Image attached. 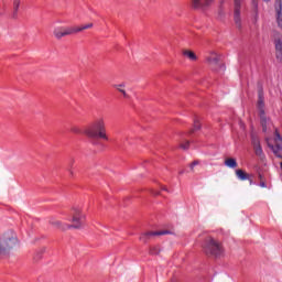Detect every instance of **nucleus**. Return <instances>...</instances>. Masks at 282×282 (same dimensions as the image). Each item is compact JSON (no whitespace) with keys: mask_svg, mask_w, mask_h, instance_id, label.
I'll list each match as a JSON object with an SVG mask.
<instances>
[{"mask_svg":"<svg viewBox=\"0 0 282 282\" xmlns=\"http://www.w3.org/2000/svg\"><path fill=\"white\" fill-rule=\"evenodd\" d=\"M236 177H238V180H240L241 182H246V180H250V177H252L251 174L246 173V171L243 170H236Z\"/></svg>","mask_w":282,"mask_h":282,"instance_id":"14","label":"nucleus"},{"mask_svg":"<svg viewBox=\"0 0 282 282\" xmlns=\"http://www.w3.org/2000/svg\"><path fill=\"white\" fill-rule=\"evenodd\" d=\"M17 243H19L17 234L14 231H7L0 240V254H8L12 248L17 247Z\"/></svg>","mask_w":282,"mask_h":282,"instance_id":"5","label":"nucleus"},{"mask_svg":"<svg viewBox=\"0 0 282 282\" xmlns=\"http://www.w3.org/2000/svg\"><path fill=\"white\" fill-rule=\"evenodd\" d=\"M84 134L87 138H91L94 140H105V142H109V135L107 134V122L105 121V117H99L95 119L85 130Z\"/></svg>","mask_w":282,"mask_h":282,"instance_id":"1","label":"nucleus"},{"mask_svg":"<svg viewBox=\"0 0 282 282\" xmlns=\"http://www.w3.org/2000/svg\"><path fill=\"white\" fill-rule=\"evenodd\" d=\"M281 150H282V143H275V145L272 147V151L273 153H275L278 158H281V155H279V153H281Z\"/></svg>","mask_w":282,"mask_h":282,"instance_id":"19","label":"nucleus"},{"mask_svg":"<svg viewBox=\"0 0 282 282\" xmlns=\"http://www.w3.org/2000/svg\"><path fill=\"white\" fill-rule=\"evenodd\" d=\"M191 147V142L186 141L185 143L181 144V149H183L184 151H188V148Z\"/></svg>","mask_w":282,"mask_h":282,"instance_id":"24","label":"nucleus"},{"mask_svg":"<svg viewBox=\"0 0 282 282\" xmlns=\"http://www.w3.org/2000/svg\"><path fill=\"white\" fill-rule=\"evenodd\" d=\"M207 65H209V67L212 69H214L215 72H217V69H221V67H224V65L220 63L221 61V55L217 54L215 51H212L208 56H206L205 58Z\"/></svg>","mask_w":282,"mask_h":282,"instance_id":"7","label":"nucleus"},{"mask_svg":"<svg viewBox=\"0 0 282 282\" xmlns=\"http://www.w3.org/2000/svg\"><path fill=\"white\" fill-rule=\"evenodd\" d=\"M274 45H275V58L278 63H282V40L281 39L274 40Z\"/></svg>","mask_w":282,"mask_h":282,"instance_id":"13","label":"nucleus"},{"mask_svg":"<svg viewBox=\"0 0 282 282\" xmlns=\"http://www.w3.org/2000/svg\"><path fill=\"white\" fill-rule=\"evenodd\" d=\"M234 21L237 28L241 29V6H243V0H234Z\"/></svg>","mask_w":282,"mask_h":282,"instance_id":"9","label":"nucleus"},{"mask_svg":"<svg viewBox=\"0 0 282 282\" xmlns=\"http://www.w3.org/2000/svg\"><path fill=\"white\" fill-rule=\"evenodd\" d=\"M70 133L80 134V133H83V130H80V129L78 128V126H72V127H70Z\"/></svg>","mask_w":282,"mask_h":282,"instance_id":"21","label":"nucleus"},{"mask_svg":"<svg viewBox=\"0 0 282 282\" xmlns=\"http://www.w3.org/2000/svg\"><path fill=\"white\" fill-rule=\"evenodd\" d=\"M199 164V161H194L189 164V169L191 171H194L195 166H197Z\"/></svg>","mask_w":282,"mask_h":282,"instance_id":"26","label":"nucleus"},{"mask_svg":"<svg viewBox=\"0 0 282 282\" xmlns=\"http://www.w3.org/2000/svg\"><path fill=\"white\" fill-rule=\"evenodd\" d=\"M251 144L253 147L256 155H258V158H261L263 155V148H261V141L259 140V137L252 134Z\"/></svg>","mask_w":282,"mask_h":282,"instance_id":"10","label":"nucleus"},{"mask_svg":"<svg viewBox=\"0 0 282 282\" xmlns=\"http://www.w3.org/2000/svg\"><path fill=\"white\" fill-rule=\"evenodd\" d=\"M72 225H63L61 220L52 221V226L59 230H69V228L80 229L85 224V214L79 208H73L72 210Z\"/></svg>","mask_w":282,"mask_h":282,"instance_id":"2","label":"nucleus"},{"mask_svg":"<svg viewBox=\"0 0 282 282\" xmlns=\"http://www.w3.org/2000/svg\"><path fill=\"white\" fill-rule=\"evenodd\" d=\"M202 129V124L199 123L198 119L194 120V131H199Z\"/></svg>","mask_w":282,"mask_h":282,"instance_id":"22","label":"nucleus"},{"mask_svg":"<svg viewBox=\"0 0 282 282\" xmlns=\"http://www.w3.org/2000/svg\"><path fill=\"white\" fill-rule=\"evenodd\" d=\"M213 3V0H192L194 10H206Z\"/></svg>","mask_w":282,"mask_h":282,"instance_id":"11","label":"nucleus"},{"mask_svg":"<svg viewBox=\"0 0 282 282\" xmlns=\"http://www.w3.org/2000/svg\"><path fill=\"white\" fill-rule=\"evenodd\" d=\"M19 8H21V0H13V11L11 19H19Z\"/></svg>","mask_w":282,"mask_h":282,"instance_id":"15","label":"nucleus"},{"mask_svg":"<svg viewBox=\"0 0 282 282\" xmlns=\"http://www.w3.org/2000/svg\"><path fill=\"white\" fill-rule=\"evenodd\" d=\"M113 87H115V89L120 91V94H122L123 98H129L127 90L122 89V87H124V84H118V85H115Z\"/></svg>","mask_w":282,"mask_h":282,"instance_id":"18","label":"nucleus"},{"mask_svg":"<svg viewBox=\"0 0 282 282\" xmlns=\"http://www.w3.org/2000/svg\"><path fill=\"white\" fill-rule=\"evenodd\" d=\"M163 191H166V187H163Z\"/></svg>","mask_w":282,"mask_h":282,"instance_id":"31","label":"nucleus"},{"mask_svg":"<svg viewBox=\"0 0 282 282\" xmlns=\"http://www.w3.org/2000/svg\"><path fill=\"white\" fill-rule=\"evenodd\" d=\"M183 56H186L189 61H197V55L193 51H184Z\"/></svg>","mask_w":282,"mask_h":282,"instance_id":"17","label":"nucleus"},{"mask_svg":"<svg viewBox=\"0 0 282 282\" xmlns=\"http://www.w3.org/2000/svg\"><path fill=\"white\" fill-rule=\"evenodd\" d=\"M252 6H253V8H256V10H257V8H259V3L257 2V0H252Z\"/></svg>","mask_w":282,"mask_h":282,"instance_id":"27","label":"nucleus"},{"mask_svg":"<svg viewBox=\"0 0 282 282\" xmlns=\"http://www.w3.org/2000/svg\"><path fill=\"white\" fill-rule=\"evenodd\" d=\"M43 252H44V250L42 249L35 253V256H34L35 261H39V259H41V257H43Z\"/></svg>","mask_w":282,"mask_h":282,"instance_id":"25","label":"nucleus"},{"mask_svg":"<svg viewBox=\"0 0 282 282\" xmlns=\"http://www.w3.org/2000/svg\"><path fill=\"white\" fill-rule=\"evenodd\" d=\"M250 186H252V184H254V182L252 181V176H250V180H248Z\"/></svg>","mask_w":282,"mask_h":282,"instance_id":"28","label":"nucleus"},{"mask_svg":"<svg viewBox=\"0 0 282 282\" xmlns=\"http://www.w3.org/2000/svg\"><path fill=\"white\" fill-rule=\"evenodd\" d=\"M161 252V249L159 246L150 247L149 253L150 254H159Z\"/></svg>","mask_w":282,"mask_h":282,"instance_id":"20","label":"nucleus"},{"mask_svg":"<svg viewBox=\"0 0 282 282\" xmlns=\"http://www.w3.org/2000/svg\"><path fill=\"white\" fill-rule=\"evenodd\" d=\"M275 143L282 144V138L281 134L279 133V130H275Z\"/></svg>","mask_w":282,"mask_h":282,"instance_id":"23","label":"nucleus"},{"mask_svg":"<svg viewBox=\"0 0 282 282\" xmlns=\"http://www.w3.org/2000/svg\"><path fill=\"white\" fill-rule=\"evenodd\" d=\"M261 188H265V182L260 183Z\"/></svg>","mask_w":282,"mask_h":282,"instance_id":"29","label":"nucleus"},{"mask_svg":"<svg viewBox=\"0 0 282 282\" xmlns=\"http://www.w3.org/2000/svg\"><path fill=\"white\" fill-rule=\"evenodd\" d=\"M202 248L207 257H221V254H224V246L221 242L210 236L204 239Z\"/></svg>","mask_w":282,"mask_h":282,"instance_id":"4","label":"nucleus"},{"mask_svg":"<svg viewBox=\"0 0 282 282\" xmlns=\"http://www.w3.org/2000/svg\"><path fill=\"white\" fill-rule=\"evenodd\" d=\"M263 1H265L267 3L270 2V0H263Z\"/></svg>","mask_w":282,"mask_h":282,"instance_id":"30","label":"nucleus"},{"mask_svg":"<svg viewBox=\"0 0 282 282\" xmlns=\"http://www.w3.org/2000/svg\"><path fill=\"white\" fill-rule=\"evenodd\" d=\"M91 28H94V23H87L80 26H56L53 30V35L57 41H61V39H65V36H72L84 32V30H91Z\"/></svg>","mask_w":282,"mask_h":282,"instance_id":"3","label":"nucleus"},{"mask_svg":"<svg viewBox=\"0 0 282 282\" xmlns=\"http://www.w3.org/2000/svg\"><path fill=\"white\" fill-rule=\"evenodd\" d=\"M162 235H171V231L169 230L147 231L141 234L139 239L140 241H142V243H149V241H151L153 237H162Z\"/></svg>","mask_w":282,"mask_h":282,"instance_id":"8","label":"nucleus"},{"mask_svg":"<svg viewBox=\"0 0 282 282\" xmlns=\"http://www.w3.org/2000/svg\"><path fill=\"white\" fill-rule=\"evenodd\" d=\"M257 105H258L262 131L265 133V131H268V122H270V119L268 117H265V97L263 95V86H260L258 88V104Z\"/></svg>","mask_w":282,"mask_h":282,"instance_id":"6","label":"nucleus"},{"mask_svg":"<svg viewBox=\"0 0 282 282\" xmlns=\"http://www.w3.org/2000/svg\"><path fill=\"white\" fill-rule=\"evenodd\" d=\"M276 22L282 30V0H275Z\"/></svg>","mask_w":282,"mask_h":282,"instance_id":"12","label":"nucleus"},{"mask_svg":"<svg viewBox=\"0 0 282 282\" xmlns=\"http://www.w3.org/2000/svg\"><path fill=\"white\" fill-rule=\"evenodd\" d=\"M225 166H228V169H237V159L229 158L225 160Z\"/></svg>","mask_w":282,"mask_h":282,"instance_id":"16","label":"nucleus"}]
</instances>
